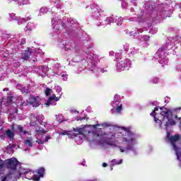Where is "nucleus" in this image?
Segmentation results:
<instances>
[{
	"instance_id": "bb28decb",
	"label": "nucleus",
	"mask_w": 181,
	"mask_h": 181,
	"mask_svg": "<svg viewBox=\"0 0 181 181\" xmlns=\"http://www.w3.org/2000/svg\"><path fill=\"white\" fill-rule=\"evenodd\" d=\"M119 148H119L120 152H122V153L125 152V150L124 148H121V146H119Z\"/></svg>"
},
{
	"instance_id": "cd10ccee",
	"label": "nucleus",
	"mask_w": 181,
	"mask_h": 181,
	"mask_svg": "<svg viewBox=\"0 0 181 181\" xmlns=\"http://www.w3.org/2000/svg\"><path fill=\"white\" fill-rule=\"evenodd\" d=\"M54 100H55V101H59V100H60V96L59 97H56V95H55V98H54Z\"/></svg>"
},
{
	"instance_id": "20e7f679",
	"label": "nucleus",
	"mask_w": 181,
	"mask_h": 181,
	"mask_svg": "<svg viewBox=\"0 0 181 181\" xmlns=\"http://www.w3.org/2000/svg\"><path fill=\"white\" fill-rule=\"evenodd\" d=\"M118 98H119V96L117 94L115 95L114 100L112 103V107H114V108H115L116 107L115 111L117 114H121V111H122V104H121L119 100H118Z\"/></svg>"
},
{
	"instance_id": "9d476101",
	"label": "nucleus",
	"mask_w": 181,
	"mask_h": 181,
	"mask_svg": "<svg viewBox=\"0 0 181 181\" xmlns=\"http://www.w3.org/2000/svg\"><path fill=\"white\" fill-rule=\"evenodd\" d=\"M33 141V139L30 138L28 139L24 140V144L26 145V146H29L30 148H32L33 146V144L32 143Z\"/></svg>"
},
{
	"instance_id": "5701e85b",
	"label": "nucleus",
	"mask_w": 181,
	"mask_h": 181,
	"mask_svg": "<svg viewBox=\"0 0 181 181\" xmlns=\"http://www.w3.org/2000/svg\"><path fill=\"white\" fill-rule=\"evenodd\" d=\"M149 39H151L150 36H148V35L144 36V40H145V42H148V40H149Z\"/></svg>"
},
{
	"instance_id": "aec40b11",
	"label": "nucleus",
	"mask_w": 181,
	"mask_h": 181,
	"mask_svg": "<svg viewBox=\"0 0 181 181\" xmlns=\"http://www.w3.org/2000/svg\"><path fill=\"white\" fill-rule=\"evenodd\" d=\"M21 91L22 94H28V93H29V90L26 88H21Z\"/></svg>"
},
{
	"instance_id": "f704fd0d",
	"label": "nucleus",
	"mask_w": 181,
	"mask_h": 181,
	"mask_svg": "<svg viewBox=\"0 0 181 181\" xmlns=\"http://www.w3.org/2000/svg\"><path fill=\"white\" fill-rule=\"evenodd\" d=\"M22 20L26 21V19H25V18H22Z\"/></svg>"
},
{
	"instance_id": "6ab92c4d",
	"label": "nucleus",
	"mask_w": 181,
	"mask_h": 181,
	"mask_svg": "<svg viewBox=\"0 0 181 181\" xmlns=\"http://www.w3.org/2000/svg\"><path fill=\"white\" fill-rule=\"evenodd\" d=\"M50 93H52V89H50L49 88H47L45 91V95H47V97H49V95H50Z\"/></svg>"
},
{
	"instance_id": "c9c22d12",
	"label": "nucleus",
	"mask_w": 181,
	"mask_h": 181,
	"mask_svg": "<svg viewBox=\"0 0 181 181\" xmlns=\"http://www.w3.org/2000/svg\"><path fill=\"white\" fill-rule=\"evenodd\" d=\"M83 119H84V118L80 119V121H83Z\"/></svg>"
},
{
	"instance_id": "412c9836",
	"label": "nucleus",
	"mask_w": 181,
	"mask_h": 181,
	"mask_svg": "<svg viewBox=\"0 0 181 181\" xmlns=\"http://www.w3.org/2000/svg\"><path fill=\"white\" fill-rule=\"evenodd\" d=\"M18 130L20 131V132H23L24 134H26L28 133V132L24 131L23 132V127L21 126H18Z\"/></svg>"
},
{
	"instance_id": "7ed1b4c3",
	"label": "nucleus",
	"mask_w": 181,
	"mask_h": 181,
	"mask_svg": "<svg viewBox=\"0 0 181 181\" xmlns=\"http://www.w3.org/2000/svg\"><path fill=\"white\" fill-rule=\"evenodd\" d=\"M74 132L69 131V136L75 138L78 135H81L82 138H86V127L83 128H74Z\"/></svg>"
},
{
	"instance_id": "c85d7f7f",
	"label": "nucleus",
	"mask_w": 181,
	"mask_h": 181,
	"mask_svg": "<svg viewBox=\"0 0 181 181\" xmlns=\"http://www.w3.org/2000/svg\"><path fill=\"white\" fill-rule=\"evenodd\" d=\"M107 163H103V168H107Z\"/></svg>"
},
{
	"instance_id": "72a5a7b5",
	"label": "nucleus",
	"mask_w": 181,
	"mask_h": 181,
	"mask_svg": "<svg viewBox=\"0 0 181 181\" xmlns=\"http://www.w3.org/2000/svg\"><path fill=\"white\" fill-rule=\"evenodd\" d=\"M5 180H6V178H4L3 180H1V181H5Z\"/></svg>"
},
{
	"instance_id": "39448f33",
	"label": "nucleus",
	"mask_w": 181,
	"mask_h": 181,
	"mask_svg": "<svg viewBox=\"0 0 181 181\" xmlns=\"http://www.w3.org/2000/svg\"><path fill=\"white\" fill-rule=\"evenodd\" d=\"M129 65V61L127 59L120 60L117 62V69L119 70H125L126 67Z\"/></svg>"
},
{
	"instance_id": "a878e982",
	"label": "nucleus",
	"mask_w": 181,
	"mask_h": 181,
	"mask_svg": "<svg viewBox=\"0 0 181 181\" xmlns=\"http://www.w3.org/2000/svg\"><path fill=\"white\" fill-rule=\"evenodd\" d=\"M38 144H39V145H42V144H45V140H44V141H42V140H39V141H38Z\"/></svg>"
},
{
	"instance_id": "b1692460",
	"label": "nucleus",
	"mask_w": 181,
	"mask_h": 181,
	"mask_svg": "<svg viewBox=\"0 0 181 181\" xmlns=\"http://www.w3.org/2000/svg\"><path fill=\"white\" fill-rule=\"evenodd\" d=\"M126 151H131V149H132V146L128 144L126 148H125Z\"/></svg>"
},
{
	"instance_id": "2f4dec72",
	"label": "nucleus",
	"mask_w": 181,
	"mask_h": 181,
	"mask_svg": "<svg viewBox=\"0 0 181 181\" xmlns=\"http://www.w3.org/2000/svg\"><path fill=\"white\" fill-rule=\"evenodd\" d=\"M100 71H101L102 73H104V69H101Z\"/></svg>"
},
{
	"instance_id": "4468645a",
	"label": "nucleus",
	"mask_w": 181,
	"mask_h": 181,
	"mask_svg": "<svg viewBox=\"0 0 181 181\" xmlns=\"http://www.w3.org/2000/svg\"><path fill=\"white\" fill-rule=\"evenodd\" d=\"M45 168L41 167L37 170V173L41 177H43V175H45Z\"/></svg>"
},
{
	"instance_id": "f03ea898",
	"label": "nucleus",
	"mask_w": 181,
	"mask_h": 181,
	"mask_svg": "<svg viewBox=\"0 0 181 181\" xmlns=\"http://www.w3.org/2000/svg\"><path fill=\"white\" fill-rule=\"evenodd\" d=\"M29 104H30V105H32L33 107H35V108H37L42 104L40 103V98H39L38 96H33L31 98L30 101L26 100V103L22 102L21 103V107H26V105H29Z\"/></svg>"
},
{
	"instance_id": "6e6552de",
	"label": "nucleus",
	"mask_w": 181,
	"mask_h": 181,
	"mask_svg": "<svg viewBox=\"0 0 181 181\" xmlns=\"http://www.w3.org/2000/svg\"><path fill=\"white\" fill-rule=\"evenodd\" d=\"M159 110V107H156L154 108V110L151 112L150 115H151V117H153L154 118V121L156 122V117H158V115H160V113H156V111H158Z\"/></svg>"
},
{
	"instance_id": "58836bf2",
	"label": "nucleus",
	"mask_w": 181,
	"mask_h": 181,
	"mask_svg": "<svg viewBox=\"0 0 181 181\" xmlns=\"http://www.w3.org/2000/svg\"><path fill=\"white\" fill-rule=\"evenodd\" d=\"M62 29H63V25H62Z\"/></svg>"
},
{
	"instance_id": "7c9ffc66",
	"label": "nucleus",
	"mask_w": 181,
	"mask_h": 181,
	"mask_svg": "<svg viewBox=\"0 0 181 181\" xmlns=\"http://www.w3.org/2000/svg\"><path fill=\"white\" fill-rule=\"evenodd\" d=\"M153 81V83H155V81H158V79L157 78H154Z\"/></svg>"
},
{
	"instance_id": "4c0bfd02",
	"label": "nucleus",
	"mask_w": 181,
	"mask_h": 181,
	"mask_svg": "<svg viewBox=\"0 0 181 181\" xmlns=\"http://www.w3.org/2000/svg\"><path fill=\"white\" fill-rule=\"evenodd\" d=\"M77 121H80V119H78Z\"/></svg>"
},
{
	"instance_id": "a211bd4d",
	"label": "nucleus",
	"mask_w": 181,
	"mask_h": 181,
	"mask_svg": "<svg viewBox=\"0 0 181 181\" xmlns=\"http://www.w3.org/2000/svg\"><path fill=\"white\" fill-rule=\"evenodd\" d=\"M134 141H135V139L132 138L129 140H128L127 138L125 137H122V142H126V143H129V142H134Z\"/></svg>"
},
{
	"instance_id": "393cba45",
	"label": "nucleus",
	"mask_w": 181,
	"mask_h": 181,
	"mask_svg": "<svg viewBox=\"0 0 181 181\" xmlns=\"http://www.w3.org/2000/svg\"><path fill=\"white\" fill-rule=\"evenodd\" d=\"M50 139V136H45V139L44 140V142H47Z\"/></svg>"
},
{
	"instance_id": "f8f14e48",
	"label": "nucleus",
	"mask_w": 181,
	"mask_h": 181,
	"mask_svg": "<svg viewBox=\"0 0 181 181\" xmlns=\"http://www.w3.org/2000/svg\"><path fill=\"white\" fill-rule=\"evenodd\" d=\"M123 160L120 159L119 160H117V159H113L111 162L112 166H115V165H121L122 163Z\"/></svg>"
},
{
	"instance_id": "c756f323",
	"label": "nucleus",
	"mask_w": 181,
	"mask_h": 181,
	"mask_svg": "<svg viewBox=\"0 0 181 181\" xmlns=\"http://www.w3.org/2000/svg\"><path fill=\"white\" fill-rule=\"evenodd\" d=\"M9 98H10V99H9V101H12V98H13V96H11Z\"/></svg>"
},
{
	"instance_id": "0eeeda50",
	"label": "nucleus",
	"mask_w": 181,
	"mask_h": 181,
	"mask_svg": "<svg viewBox=\"0 0 181 181\" xmlns=\"http://www.w3.org/2000/svg\"><path fill=\"white\" fill-rule=\"evenodd\" d=\"M30 56H32V49L28 48L21 54V59L28 62L30 59Z\"/></svg>"
},
{
	"instance_id": "dca6fc26",
	"label": "nucleus",
	"mask_w": 181,
	"mask_h": 181,
	"mask_svg": "<svg viewBox=\"0 0 181 181\" xmlns=\"http://www.w3.org/2000/svg\"><path fill=\"white\" fill-rule=\"evenodd\" d=\"M30 172L32 171L29 169H24V170H20L19 175L20 176H22V175H28V173H30Z\"/></svg>"
},
{
	"instance_id": "f3484780",
	"label": "nucleus",
	"mask_w": 181,
	"mask_h": 181,
	"mask_svg": "<svg viewBox=\"0 0 181 181\" xmlns=\"http://www.w3.org/2000/svg\"><path fill=\"white\" fill-rule=\"evenodd\" d=\"M168 62L169 60L168 59V58H163L160 60L159 63L160 64H163V66H165V64H168Z\"/></svg>"
},
{
	"instance_id": "2eb2a0df",
	"label": "nucleus",
	"mask_w": 181,
	"mask_h": 181,
	"mask_svg": "<svg viewBox=\"0 0 181 181\" xmlns=\"http://www.w3.org/2000/svg\"><path fill=\"white\" fill-rule=\"evenodd\" d=\"M54 98H56V95L53 94L52 96H50L49 98V99L47 100V101L45 103V105H50V103H52V101H53V100H54Z\"/></svg>"
},
{
	"instance_id": "9b49d317",
	"label": "nucleus",
	"mask_w": 181,
	"mask_h": 181,
	"mask_svg": "<svg viewBox=\"0 0 181 181\" xmlns=\"http://www.w3.org/2000/svg\"><path fill=\"white\" fill-rule=\"evenodd\" d=\"M42 177L38 174H34L30 177V180L40 181Z\"/></svg>"
},
{
	"instance_id": "e433bc0d",
	"label": "nucleus",
	"mask_w": 181,
	"mask_h": 181,
	"mask_svg": "<svg viewBox=\"0 0 181 181\" xmlns=\"http://www.w3.org/2000/svg\"><path fill=\"white\" fill-rule=\"evenodd\" d=\"M96 135H97V136H100V134H96Z\"/></svg>"
},
{
	"instance_id": "ddd939ff",
	"label": "nucleus",
	"mask_w": 181,
	"mask_h": 181,
	"mask_svg": "<svg viewBox=\"0 0 181 181\" xmlns=\"http://www.w3.org/2000/svg\"><path fill=\"white\" fill-rule=\"evenodd\" d=\"M6 133L10 139H12L15 136V134L11 129H8Z\"/></svg>"
},
{
	"instance_id": "4be33fe9",
	"label": "nucleus",
	"mask_w": 181,
	"mask_h": 181,
	"mask_svg": "<svg viewBox=\"0 0 181 181\" xmlns=\"http://www.w3.org/2000/svg\"><path fill=\"white\" fill-rule=\"evenodd\" d=\"M69 131L64 130L60 133V135H67L69 136Z\"/></svg>"
},
{
	"instance_id": "f257e3e1",
	"label": "nucleus",
	"mask_w": 181,
	"mask_h": 181,
	"mask_svg": "<svg viewBox=\"0 0 181 181\" xmlns=\"http://www.w3.org/2000/svg\"><path fill=\"white\" fill-rule=\"evenodd\" d=\"M160 114L157 115L156 117V122H157L159 127H162V124L163 121L167 119L165 122V126L168 127L169 125H176V122L172 119L173 117V114L172 113V110L165 107H160Z\"/></svg>"
},
{
	"instance_id": "423d86ee",
	"label": "nucleus",
	"mask_w": 181,
	"mask_h": 181,
	"mask_svg": "<svg viewBox=\"0 0 181 181\" xmlns=\"http://www.w3.org/2000/svg\"><path fill=\"white\" fill-rule=\"evenodd\" d=\"M18 163H19V162L16 159L11 158L8 160V168L12 170H16L18 168Z\"/></svg>"
},
{
	"instance_id": "1a4fd4ad",
	"label": "nucleus",
	"mask_w": 181,
	"mask_h": 181,
	"mask_svg": "<svg viewBox=\"0 0 181 181\" xmlns=\"http://www.w3.org/2000/svg\"><path fill=\"white\" fill-rule=\"evenodd\" d=\"M121 129H122L123 131H125V132H127V135H129V136H134V135H135V134H134V132H131V129L127 128L125 127H122Z\"/></svg>"
},
{
	"instance_id": "473e14b6",
	"label": "nucleus",
	"mask_w": 181,
	"mask_h": 181,
	"mask_svg": "<svg viewBox=\"0 0 181 181\" xmlns=\"http://www.w3.org/2000/svg\"><path fill=\"white\" fill-rule=\"evenodd\" d=\"M175 118L176 119H177V115H175Z\"/></svg>"
}]
</instances>
